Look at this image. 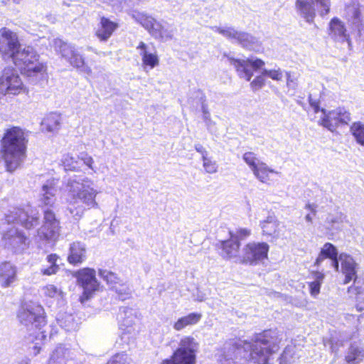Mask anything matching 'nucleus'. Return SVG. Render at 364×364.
Here are the masks:
<instances>
[{
    "mask_svg": "<svg viewBox=\"0 0 364 364\" xmlns=\"http://www.w3.org/2000/svg\"><path fill=\"white\" fill-rule=\"evenodd\" d=\"M137 49L141 50L140 55L142 57V63L151 69L159 65V60L156 53H151L147 49V46L144 42H140Z\"/></svg>",
    "mask_w": 364,
    "mask_h": 364,
    "instance_id": "obj_28",
    "label": "nucleus"
},
{
    "mask_svg": "<svg viewBox=\"0 0 364 364\" xmlns=\"http://www.w3.org/2000/svg\"><path fill=\"white\" fill-rule=\"evenodd\" d=\"M314 281L309 283L310 293L311 296H316L321 289V285L324 279V274L320 272H315L313 274Z\"/></svg>",
    "mask_w": 364,
    "mask_h": 364,
    "instance_id": "obj_37",
    "label": "nucleus"
},
{
    "mask_svg": "<svg viewBox=\"0 0 364 364\" xmlns=\"http://www.w3.org/2000/svg\"><path fill=\"white\" fill-rule=\"evenodd\" d=\"M194 147L196 151L201 154L202 160L208 158V153L203 145L200 144H196Z\"/></svg>",
    "mask_w": 364,
    "mask_h": 364,
    "instance_id": "obj_54",
    "label": "nucleus"
},
{
    "mask_svg": "<svg viewBox=\"0 0 364 364\" xmlns=\"http://www.w3.org/2000/svg\"><path fill=\"white\" fill-rule=\"evenodd\" d=\"M78 159L82 161V163L87 165L89 168L92 169V164H93V159L86 153H81L78 156Z\"/></svg>",
    "mask_w": 364,
    "mask_h": 364,
    "instance_id": "obj_53",
    "label": "nucleus"
},
{
    "mask_svg": "<svg viewBox=\"0 0 364 364\" xmlns=\"http://www.w3.org/2000/svg\"><path fill=\"white\" fill-rule=\"evenodd\" d=\"M201 109L203 112V117L204 121L205 122L208 127L212 123V120L210 119V114L208 111V105L205 103V101L203 100L201 105Z\"/></svg>",
    "mask_w": 364,
    "mask_h": 364,
    "instance_id": "obj_51",
    "label": "nucleus"
},
{
    "mask_svg": "<svg viewBox=\"0 0 364 364\" xmlns=\"http://www.w3.org/2000/svg\"><path fill=\"white\" fill-rule=\"evenodd\" d=\"M331 351L332 352L336 353L337 349H336V348L333 346V345L332 343H331Z\"/></svg>",
    "mask_w": 364,
    "mask_h": 364,
    "instance_id": "obj_62",
    "label": "nucleus"
},
{
    "mask_svg": "<svg viewBox=\"0 0 364 364\" xmlns=\"http://www.w3.org/2000/svg\"><path fill=\"white\" fill-rule=\"evenodd\" d=\"M230 237L226 240L219 242V247L221 249L220 255L226 259L236 257L239 254L240 243L236 237L230 232Z\"/></svg>",
    "mask_w": 364,
    "mask_h": 364,
    "instance_id": "obj_23",
    "label": "nucleus"
},
{
    "mask_svg": "<svg viewBox=\"0 0 364 364\" xmlns=\"http://www.w3.org/2000/svg\"><path fill=\"white\" fill-rule=\"evenodd\" d=\"M73 276L77 279L78 286L82 289L79 300L84 304L99 289L100 283L96 279L95 270L88 267L83 268L76 271Z\"/></svg>",
    "mask_w": 364,
    "mask_h": 364,
    "instance_id": "obj_12",
    "label": "nucleus"
},
{
    "mask_svg": "<svg viewBox=\"0 0 364 364\" xmlns=\"http://www.w3.org/2000/svg\"><path fill=\"white\" fill-rule=\"evenodd\" d=\"M350 131L356 142L364 146V124L356 122L352 124Z\"/></svg>",
    "mask_w": 364,
    "mask_h": 364,
    "instance_id": "obj_35",
    "label": "nucleus"
},
{
    "mask_svg": "<svg viewBox=\"0 0 364 364\" xmlns=\"http://www.w3.org/2000/svg\"><path fill=\"white\" fill-rule=\"evenodd\" d=\"M63 164L65 171H78L80 168V162L69 154L64 156Z\"/></svg>",
    "mask_w": 364,
    "mask_h": 364,
    "instance_id": "obj_40",
    "label": "nucleus"
},
{
    "mask_svg": "<svg viewBox=\"0 0 364 364\" xmlns=\"http://www.w3.org/2000/svg\"><path fill=\"white\" fill-rule=\"evenodd\" d=\"M338 251L336 247L330 242H326L321 249L320 253L316 258L314 265L319 266L326 258L333 259L337 257Z\"/></svg>",
    "mask_w": 364,
    "mask_h": 364,
    "instance_id": "obj_30",
    "label": "nucleus"
},
{
    "mask_svg": "<svg viewBox=\"0 0 364 364\" xmlns=\"http://www.w3.org/2000/svg\"><path fill=\"white\" fill-rule=\"evenodd\" d=\"M287 75V85L288 87L296 90L298 87V78L294 74H291L289 72L286 73Z\"/></svg>",
    "mask_w": 364,
    "mask_h": 364,
    "instance_id": "obj_49",
    "label": "nucleus"
},
{
    "mask_svg": "<svg viewBox=\"0 0 364 364\" xmlns=\"http://www.w3.org/2000/svg\"><path fill=\"white\" fill-rule=\"evenodd\" d=\"M45 294L50 297H54L57 294V289L53 285L48 286L46 289Z\"/></svg>",
    "mask_w": 364,
    "mask_h": 364,
    "instance_id": "obj_55",
    "label": "nucleus"
},
{
    "mask_svg": "<svg viewBox=\"0 0 364 364\" xmlns=\"http://www.w3.org/2000/svg\"><path fill=\"white\" fill-rule=\"evenodd\" d=\"M199 346V343L193 336H183L172 355L163 360L161 364H196Z\"/></svg>",
    "mask_w": 364,
    "mask_h": 364,
    "instance_id": "obj_7",
    "label": "nucleus"
},
{
    "mask_svg": "<svg viewBox=\"0 0 364 364\" xmlns=\"http://www.w3.org/2000/svg\"><path fill=\"white\" fill-rule=\"evenodd\" d=\"M41 191V201L45 206L43 208V225L38 230V235L46 241H55L60 236L61 229L60 220L56 216L54 207L57 191L47 183L43 186Z\"/></svg>",
    "mask_w": 364,
    "mask_h": 364,
    "instance_id": "obj_4",
    "label": "nucleus"
},
{
    "mask_svg": "<svg viewBox=\"0 0 364 364\" xmlns=\"http://www.w3.org/2000/svg\"><path fill=\"white\" fill-rule=\"evenodd\" d=\"M344 218H346V216L342 213H338L335 215L328 214L326 219V223L333 228L336 224L342 223Z\"/></svg>",
    "mask_w": 364,
    "mask_h": 364,
    "instance_id": "obj_45",
    "label": "nucleus"
},
{
    "mask_svg": "<svg viewBox=\"0 0 364 364\" xmlns=\"http://www.w3.org/2000/svg\"><path fill=\"white\" fill-rule=\"evenodd\" d=\"M212 29L228 40L237 43L245 49L254 51L260 50L261 45L259 40L247 32L238 31L232 26L224 28L214 26Z\"/></svg>",
    "mask_w": 364,
    "mask_h": 364,
    "instance_id": "obj_11",
    "label": "nucleus"
},
{
    "mask_svg": "<svg viewBox=\"0 0 364 364\" xmlns=\"http://www.w3.org/2000/svg\"><path fill=\"white\" fill-rule=\"evenodd\" d=\"M296 8L299 14L306 22L312 23L316 16L315 3L314 0H296Z\"/></svg>",
    "mask_w": 364,
    "mask_h": 364,
    "instance_id": "obj_26",
    "label": "nucleus"
},
{
    "mask_svg": "<svg viewBox=\"0 0 364 364\" xmlns=\"http://www.w3.org/2000/svg\"><path fill=\"white\" fill-rule=\"evenodd\" d=\"M4 246L14 252H21L28 245V239L21 230L11 228L3 234Z\"/></svg>",
    "mask_w": 364,
    "mask_h": 364,
    "instance_id": "obj_19",
    "label": "nucleus"
},
{
    "mask_svg": "<svg viewBox=\"0 0 364 364\" xmlns=\"http://www.w3.org/2000/svg\"><path fill=\"white\" fill-rule=\"evenodd\" d=\"M29 363L30 360L27 358H25L19 362V364H29Z\"/></svg>",
    "mask_w": 364,
    "mask_h": 364,
    "instance_id": "obj_61",
    "label": "nucleus"
},
{
    "mask_svg": "<svg viewBox=\"0 0 364 364\" xmlns=\"http://www.w3.org/2000/svg\"><path fill=\"white\" fill-rule=\"evenodd\" d=\"M344 16L351 29L356 31L357 36L361 38L364 31V22L360 9V4L357 0H353L346 6Z\"/></svg>",
    "mask_w": 364,
    "mask_h": 364,
    "instance_id": "obj_17",
    "label": "nucleus"
},
{
    "mask_svg": "<svg viewBox=\"0 0 364 364\" xmlns=\"http://www.w3.org/2000/svg\"><path fill=\"white\" fill-rule=\"evenodd\" d=\"M98 275L109 284H120V279L112 272L100 269L98 271Z\"/></svg>",
    "mask_w": 364,
    "mask_h": 364,
    "instance_id": "obj_39",
    "label": "nucleus"
},
{
    "mask_svg": "<svg viewBox=\"0 0 364 364\" xmlns=\"http://www.w3.org/2000/svg\"><path fill=\"white\" fill-rule=\"evenodd\" d=\"M60 115L55 112L50 113L43 119L41 127L48 132H56L60 129Z\"/></svg>",
    "mask_w": 364,
    "mask_h": 364,
    "instance_id": "obj_29",
    "label": "nucleus"
},
{
    "mask_svg": "<svg viewBox=\"0 0 364 364\" xmlns=\"http://www.w3.org/2000/svg\"><path fill=\"white\" fill-rule=\"evenodd\" d=\"M113 289L117 294L120 300L124 301L129 299L132 295V290L128 285L120 284L119 287H114Z\"/></svg>",
    "mask_w": 364,
    "mask_h": 364,
    "instance_id": "obj_42",
    "label": "nucleus"
},
{
    "mask_svg": "<svg viewBox=\"0 0 364 364\" xmlns=\"http://www.w3.org/2000/svg\"><path fill=\"white\" fill-rule=\"evenodd\" d=\"M330 259L331 260V266L334 268L336 272H338L339 268H340L339 262H341L340 255H338L337 257Z\"/></svg>",
    "mask_w": 364,
    "mask_h": 364,
    "instance_id": "obj_57",
    "label": "nucleus"
},
{
    "mask_svg": "<svg viewBox=\"0 0 364 364\" xmlns=\"http://www.w3.org/2000/svg\"><path fill=\"white\" fill-rule=\"evenodd\" d=\"M330 36L335 41L340 43L346 42L348 49L353 48L350 34L347 32L345 23L337 17L333 18L329 23Z\"/></svg>",
    "mask_w": 364,
    "mask_h": 364,
    "instance_id": "obj_20",
    "label": "nucleus"
},
{
    "mask_svg": "<svg viewBox=\"0 0 364 364\" xmlns=\"http://www.w3.org/2000/svg\"><path fill=\"white\" fill-rule=\"evenodd\" d=\"M340 260L341 271L342 274L345 275L343 284H348L352 280L355 283L358 279L357 269L358 264L354 260L352 256L346 253L340 254Z\"/></svg>",
    "mask_w": 364,
    "mask_h": 364,
    "instance_id": "obj_21",
    "label": "nucleus"
},
{
    "mask_svg": "<svg viewBox=\"0 0 364 364\" xmlns=\"http://www.w3.org/2000/svg\"><path fill=\"white\" fill-rule=\"evenodd\" d=\"M23 87V82L18 71L12 67L5 68L0 77V98L6 95H18Z\"/></svg>",
    "mask_w": 364,
    "mask_h": 364,
    "instance_id": "obj_15",
    "label": "nucleus"
},
{
    "mask_svg": "<svg viewBox=\"0 0 364 364\" xmlns=\"http://www.w3.org/2000/svg\"><path fill=\"white\" fill-rule=\"evenodd\" d=\"M320 9V15L324 16L329 13L331 2L330 0H314Z\"/></svg>",
    "mask_w": 364,
    "mask_h": 364,
    "instance_id": "obj_47",
    "label": "nucleus"
},
{
    "mask_svg": "<svg viewBox=\"0 0 364 364\" xmlns=\"http://www.w3.org/2000/svg\"><path fill=\"white\" fill-rule=\"evenodd\" d=\"M203 167L205 171L208 173H215L218 170V165L215 161H212L210 158H206L203 160Z\"/></svg>",
    "mask_w": 364,
    "mask_h": 364,
    "instance_id": "obj_46",
    "label": "nucleus"
},
{
    "mask_svg": "<svg viewBox=\"0 0 364 364\" xmlns=\"http://www.w3.org/2000/svg\"><path fill=\"white\" fill-rule=\"evenodd\" d=\"M69 356V350L60 345L53 351L48 360V364H66Z\"/></svg>",
    "mask_w": 364,
    "mask_h": 364,
    "instance_id": "obj_31",
    "label": "nucleus"
},
{
    "mask_svg": "<svg viewBox=\"0 0 364 364\" xmlns=\"http://www.w3.org/2000/svg\"><path fill=\"white\" fill-rule=\"evenodd\" d=\"M40 215L36 210L28 207L26 209L14 207L8 210L1 223L4 224H19L26 229H31L40 223Z\"/></svg>",
    "mask_w": 364,
    "mask_h": 364,
    "instance_id": "obj_9",
    "label": "nucleus"
},
{
    "mask_svg": "<svg viewBox=\"0 0 364 364\" xmlns=\"http://www.w3.org/2000/svg\"><path fill=\"white\" fill-rule=\"evenodd\" d=\"M131 16L137 23H140L149 33L156 39L163 41L171 40L174 36L175 29L173 28H165L159 22L146 14L133 11Z\"/></svg>",
    "mask_w": 364,
    "mask_h": 364,
    "instance_id": "obj_10",
    "label": "nucleus"
},
{
    "mask_svg": "<svg viewBox=\"0 0 364 364\" xmlns=\"http://www.w3.org/2000/svg\"><path fill=\"white\" fill-rule=\"evenodd\" d=\"M52 45L56 52L60 53L72 66L81 69L85 73L90 74L91 69L85 66V59L82 55L71 44L63 41L60 38H54Z\"/></svg>",
    "mask_w": 364,
    "mask_h": 364,
    "instance_id": "obj_13",
    "label": "nucleus"
},
{
    "mask_svg": "<svg viewBox=\"0 0 364 364\" xmlns=\"http://www.w3.org/2000/svg\"><path fill=\"white\" fill-rule=\"evenodd\" d=\"M305 220L306 222L309 223H312V221H313V219H312V217L310 214H307L306 216H305Z\"/></svg>",
    "mask_w": 364,
    "mask_h": 364,
    "instance_id": "obj_60",
    "label": "nucleus"
},
{
    "mask_svg": "<svg viewBox=\"0 0 364 364\" xmlns=\"http://www.w3.org/2000/svg\"><path fill=\"white\" fill-rule=\"evenodd\" d=\"M39 342H36L35 345L33 346V350H35L34 354L37 355L40 353L41 350V346H39Z\"/></svg>",
    "mask_w": 364,
    "mask_h": 364,
    "instance_id": "obj_59",
    "label": "nucleus"
},
{
    "mask_svg": "<svg viewBox=\"0 0 364 364\" xmlns=\"http://www.w3.org/2000/svg\"><path fill=\"white\" fill-rule=\"evenodd\" d=\"M260 226L264 235L272 236L276 233L278 223L274 216L269 215L260 223Z\"/></svg>",
    "mask_w": 364,
    "mask_h": 364,
    "instance_id": "obj_33",
    "label": "nucleus"
},
{
    "mask_svg": "<svg viewBox=\"0 0 364 364\" xmlns=\"http://www.w3.org/2000/svg\"><path fill=\"white\" fill-rule=\"evenodd\" d=\"M17 317L27 331H31L26 337L28 342L41 341L46 338L44 332L41 331L42 327L46 325L44 309L41 306L35 304H23L18 311Z\"/></svg>",
    "mask_w": 364,
    "mask_h": 364,
    "instance_id": "obj_5",
    "label": "nucleus"
},
{
    "mask_svg": "<svg viewBox=\"0 0 364 364\" xmlns=\"http://www.w3.org/2000/svg\"><path fill=\"white\" fill-rule=\"evenodd\" d=\"M353 289V287H349V288H348V291H351V289Z\"/></svg>",
    "mask_w": 364,
    "mask_h": 364,
    "instance_id": "obj_64",
    "label": "nucleus"
},
{
    "mask_svg": "<svg viewBox=\"0 0 364 364\" xmlns=\"http://www.w3.org/2000/svg\"><path fill=\"white\" fill-rule=\"evenodd\" d=\"M131 359L125 353H119L114 355L107 363V364H130Z\"/></svg>",
    "mask_w": 364,
    "mask_h": 364,
    "instance_id": "obj_43",
    "label": "nucleus"
},
{
    "mask_svg": "<svg viewBox=\"0 0 364 364\" xmlns=\"http://www.w3.org/2000/svg\"><path fill=\"white\" fill-rule=\"evenodd\" d=\"M28 77H35L46 70L43 63L39 61V55L31 46H22L11 59Z\"/></svg>",
    "mask_w": 364,
    "mask_h": 364,
    "instance_id": "obj_6",
    "label": "nucleus"
},
{
    "mask_svg": "<svg viewBox=\"0 0 364 364\" xmlns=\"http://www.w3.org/2000/svg\"><path fill=\"white\" fill-rule=\"evenodd\" d=\"M262 74L268 76L274 80H281L282 78V73L280 69L278 70H262Z\"/></svg>",
    "mask_w": 364,
    "mask_h": 364,
    "instance_id": "obj_48",
    "label": "nucleus"
},
{
    "mask_svg": "<svg viewBox=\"0 0 364 364\" xmlns=\"http://www.w3.org/2000/svg\"><path fill=\"white\" fill-rule=\"evenodd\" d=\"M119 25L117 23L111 21L109 18L102 16L95 31L96 36L102 42H106L112 36Z\"/></svg>",
    "mask_w": 364,
    "mask_h": 364,
    "instance_id": "obj_22",
    "label": "nucleus"
},
{
    "mask_svg": "<svg viewBox=\"0 0 364 364\" xmlns=\"http://www.w3.org/2000/svg\"><path fill=\"white\" fill-rule=\"evenodd\" d=\"M309 102L316 113L321 112L323 117L321 119V124L331 132H334L340 124H348L350 121V114L344 107H338L331 111L320 108L319 101L314 100L312 95H309Z\"/></svg>",
    "mask_w": 364,
    "mask_h": 364,
    "instance_id": "obj_8",
    "label": "nucleus"
},
{
    "mask_svg": "<svg viewBox=\"0 0 364 364\" xmlns=\"http://www.w3.org/2000/svg\"><path fill=\"white\" fill-rule=\"evenodd\" d=\"M292 351L291 347L286 348L279 358V364H292L294 362Z\"/></svg>",
    "mask_w": 364,
    "mask_h": 364,
    "instance_id": "obj_44",
    "label": "nucleus"
},
{
    "mask_svg": "<svg viewBox=\"0 0 364 364\" xmlns=\"http://www.w3.org/2000/svg\"><path fill=\"white\" fill-rule=\"evenodd\" d=\"M282 339L277 328L256 333L251 342L231 339L224 344L220 357L222 364H247L251 360L256 364H269L271 356L279 349Z\"/></svg>",
    "mask_w": 364,
    "mask_h": 364,
    "instance_id": "obj_1",
    "label": "nucleus"
},
{
    "mask_svg": "<svg viewBox=\"0 0 364 364\" xmlns=\"http://www.w3.org/2000/svg\"><path fill=\"white\" fill-rule=\"evenodd\" d=\"M252 172L259 181L264 183L269 178L268 173H274V171L269 168L265 163L261 162Z\"/></svg>",
    "mask_w": 364,
    "mask_h": 364,
    "instance_id": "obj_36",
    "label": "nucleus"
},
{
    "mask_svg": "<svg viewBox=\"0 0 364 364\" xmlns=\"http://www.w3.org/2000/svg\"><path fill=\"white\" fill-rule=\"evenodd\" d=\"M250 235V230L247 228H241V229L238 230L235 234L232 233V236L234 237H236L239 242H240V240L245 239Z\"/></svg>",
    "mask_w": 364,
    "mask_h": 364,
    "instance_id": "obj_52",
    "label": "nucleus"
},
{
    "mask_svg": "<svg viewBox=\"0 0 364 364\" xmlns=\"http://www.w3.org/2000/svg\"><path fill=\"white\" fill-rule=\"evenodd\" d=\"M84 182L83 179L76 176L69 178L65 182L67 211L76 221L80 220L85 210L98 208L95 200L98 192Z\"/></svg>",
    "mask_w": 364,
    "mask_h": 364,
    "instance_id": "obj_2",
    "label": "nucleus"
},
{
    "mask_svg": "<svg viewBox=\"0 0 364 364\" xmlns=\"http://www.w3.org/2000/svg\"><path fill=\"white\" fill-rule=\"evenodd\" d=\"M57 321L59 326L67 331H75L77 328V323L72 314L59 316Z\"/></svg>",
    "mask_w": 364,
    "mask_h": 364,
    "instance_id": "obj_34",
    "label": "nucleus"
},
{
    "mask_svg": "<svg viewBox=\"0 0 364 364\" xmlns=\"http://www.w3.org/2000/svg\"><path fill=\"white\" fill-rule=\"evenodd\" d=\"M1 152L9 171H14L26 156L28 140L24 132L17 127L8 129L1 139Z\"/></svg>",
    "mask_w": 364,
    "mask_h": 364,
    "instance_id": "obj_3",
    "label": "nucleus"
},
{
    "mask_svg": "<svg viewBox=\"0 0 364 364\" xmlns=\"http://www.w3.org/2000/svg\"><path fill=\"white\" fill-rule=\"evenodd\" d=\"M242 159L249 166L252 171L259 166V163L262 162L256 157L255 154L251 151L245 153L242 156Z\"/></svg>",
    "mask_w": 364,
    "mask_h": 364,
    "instance_id": "obj_41",
    "label": "nucleus"
},
{
    "mask_svg": "<svg viewBox=\"0 0 364 364\" xmlns=\"http://www.w3.org/2000/svg\"><path fill=\"white\" fill-rule=\"evenodd\" d=\"M21 46L16 33L6 27L0 29V53L5 59H11Z\"/></svg>",
    "mask_w": 364,
    "mask_h": 364,
    "instance_id": "obj_16",
    "label": "nucleus"
},
{
    "mask_svg": "<svg viewBox=\"0 0 364 364\" xmlns=\"http://www.w3.org/2000/svg\"><path fill=\"white\" fill-rule=\"evenodd\" d=\"M363 357L364 350L355 344H352L348 348L345 359L348 364H355L361 361Z\"/></svg>",
    "mask_w": 364,
    "mask_h": 364,
    "instance_id": "obj_32",
    "label": "nucleus"
},
{
    "mask_svg": "<svg viewBox=\"0 0 364 364\" xmlns=\"http://www.w3.org/2000/svg\"><path fill=\"white\" fill-rule=\"evenodd\" d=\"M229 63L236 69L239 76L245 78L247 81H250L253 72L252 69H259L264 65L261 59H247L240 60L228 56Z\"/></svg>",
    "mask_w": 364,
    "mask_h": 364,
    "instance_id": "obj_18",
    "label": "nucleus"
},
{
    "mask_svg": "<svg viewBox=\"0 0 364 364\" xmlns=\"http://www.w3.org/2000/svg\"><path fill=\"white\" fill-rule=\"evenodd\" d=\"M356 301V309L358 311L361 312L364 311V297L360 296H358Z\"/></svg>",
    "mask_w": 364,
    "mask_h": 364,
    "instance_id": "obj_56",
    "label": "nucleus"
},
{
    "mask_svg": "<svg viewBox=\"0 0 364 364\" xmlns=\"http://www.w3.org/2000/svg\"><path fill=\"white\" fill-rule=\"evenodd\" d=\"M317 207L318 205L315 203H307L305 206V208L310 210L314 215H316Z\"/></svg>",
    "mask_w": 364,
    "mask_h": 364,
    "instance_id": "obj_58",
    "label": "nucleus"
},
{
    "mask_svg": "<svg viewBox=\"0 0 364 364\" xmlns=\"http://www.w3.org/2000/svg\"><path fill=\"white\" fill-rule=\"evenodd\" d=\"M86 246L81 242H73L70 245L68 261L70 264L77 265L86 259Z\"/></svg>",
    "mask_w": 364,
    "mask_h": 364,
    "instance_id": "obj_24",
    "label": "nucleus"
},
{
    "mask_svg": "<svg viewBox=\"0 0 364 364\" xmlns=\"http://www.w3.org/2000/svg\"><path fill=\"white\" fill-rule=\"evenodd\" d=\"M202 314L193 312L179 318L173 324V327L176 331H181L188 326L197 324L201 319Z\"/></svg>",
    "mask_w": 364,
    "mask_h": 364,
    "instance_id": "obj_27",
    "label": "nucleus"
},
{
    "mask_svg": "<svg viewBox=\"0 0 364 364\" xmlns=\"http://www.w3.org/2000/svg\"><path fill=\"white\" fill-rule=\"evenodd\" d=\"M16 267L9 262L0 264V285L9 287L16 280Z\"/></svg>",
    "mask_w": 364,
    "mask_h": 364,
    "instance_id": "obj_25",
    "label": "nucleus"
},
{
    "mask_svg": "<svg viewBox=\"0 0 364 364\" xmlns=\"http://www.w3.org/2000/svg\"><path fill=\"white\" fill-rule=\"evenodd\" d=\"M265 75H263L262 73L261 75H259L256 77L250 83L251 87L254 90H259L262 88L264 85L265 80H264Z\"/></svg>",
    "mask_w": 364,
    "mask_h": 364,
    "instance_id": "obj_50",
    "label": "nucleus"
},
{
    "mask_svg": "<svg viewBox=\"0 0 364 364\" xmlns=\"http://www.w3.org/2000/svg\"><path fill=\"white\" fill-rule=\"evenodd\" d=\"M355 290H356L357 293H358V294H360V291H359V290H358V287H355Z\"/></svg>",
    "mask_w": 364,
    "mask_h": 364,
    "instance_id": "obj_63",
    "label": "nucleus"
},
{
    "mask_svg": "<svg viewBox=\"0 0 364 364\" xmlns=\"http://www.w3.org/2000/svg\"><path fill=\"white\" fill-rule=\"evenodd\" d=\"M56 254H50L47 256L46 260L50 264V266L46 268H42L41 272L44 275H52L59 270V266L56 264L58 259Z\"/></svg>",
    "mask_w": 364,
    "mask_h": 364,
    "instance_id": "obj_38",
    "label": "nucleus"
},
{
    "mask_svg": "<svg viewBox=\"0 0 364 364\" xmlns=\"http://www.w3.org/2000/svg\"><path fill=\"white\" fill-rule=\"evenodd\" d=\"M269 246L266 242H249L242 250V263L258 265L267 258Z\"/></svg>",
    "mask_w": 364,
    "mask_h": 364,
    "instance_id": "obj_14",
    "label": "nucleus"
}]
</instances>
